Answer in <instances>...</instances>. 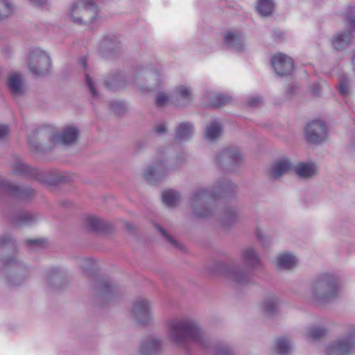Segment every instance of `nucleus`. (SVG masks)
Here are the masks:
<instances>
[{
  "instance_id": "35",
  "label": "nucleus",
  "mask_w": 355,
  "mask_h": 355,
  "mask_svg": "<svg viewBox=\"0 0 355 355\" xmlns=\"http://www.w3.org/2000/svg\"><path fill=\"white\" fill-rule=\"evenodd\" d=\"M257 9L262 16H268L273 11L274 3L272 0H259Z\"/></svg>"
},
{
  "instance_id": "17",
  "label": "nucleus",
  "mask_w": 355,
  "mask_h": 355,
  "mask_svg": "<svg viewBox=\"0 0 355 355\" xmlns=\"http://www.w3.org/2000/svg\"><path fill=\"white\" fill-rule=\"evenodd\" d=\"M293 168L291 162L287 159H281L275 162L268 170V177L271 180H277L287 174Z\"/></svg>"
},
{
  "instance_id": "15",
  "label": "nucleus",
  "mask_w": 355,
  "mask_h": 355,
  "mask_svg": "<svg viewBox=\"0 0 355 355\" xmlns=\"http://www.w3.org/2000/svg\"><path fill=\"white\" fill-rule=\"evenodd\" d=\"M0 190L21 199H27L34 194V191L28 187H20L1 178H0Z\"/></svg>"
},
{
  "instance_id": "52",
  "label": "nucleus",
  "mask_w": 355,
  "mask_h": 355,
  "mask_svg": "<svg viewBox=\"0 0 355 355\" xmlns=\"http://www.w3.org/2000/svg\"><path fill=\"white\" fill-rule=\"evenodd\" d=\"M154 131L158 135H162L166 132V125L165 123H158L155 125Z\"/></svg>"
},
{
  "instance_id": "6",
  "label": "nucleus",
  "mask_w": 355,
  "mask_h": 355,
  "mask_svg": "<svg viewBox=\"0 0 355 355\" xmlns=\"http://www.w3.org/2000/svg\"><path fill=\"white\" fill-rule=\"evenodd\" d=\"M131 316L137 323L144 326L154 324L151 302L144 297L137 298L132 304Z\"/></svg>"
},
{
  "instance_id": "29",
  "label": "nucleus",
  "mask_w": 355,
  "mask_h": 355,
  "mask_svg": "<svg viewBox=\"0 0 355 355\" xmlns=\"http://www.w3.org/2000/svg\"><path fill=\"white\" fill-rule=\"evenodd\" d=\"M296 263V257L289 253L281 254L277 258V266L281 269H292L295 266Z\"/></svg>"
},
{
  "instance_id": "12",
  "label": "nucleus",
  "mask_w": 355,
  "mask_h": 355,
  "mask_svg": "<svg viewBox=\"0 0 355 355\" xmlns=\"http://www.w3.org/2000/svg\"><path fill=\"white\" fill-rule=\"evenodd\" d=\"M169 170L165 159H160L147 167L144 175L150 183H154L163 178Z\"/></svg>"
},
{
  "instance_id": "45",
  "label": "nucleus",
  "mask_w": 355,
  "mask_h": 355,
  "mask_svg": "<svg viewBox=\"0 0 355 355\" xmlns=\"http://www.w3.org/2000/svg\"><path fill=\"white\" fill-rule=\"evenodd\" d=\"M215 355H233V354L229 347L221 345L216 349Z\"/></svg>"
},
{
  "instance_id": "46",
  "label": "nucleus",
  "mask_w": 355,
  "mask_h": 355,
  "mask_svg": "<svg viewBox=\"0 0 355 355\" xmlns=\"http://www.w3.org/2000/svg\"><path fill=\"white\" fill-rule=\"evenodd\" d=\"M263 103V98L261 96H253L248 99L247 103L250 107H257L261 105Z\"/></svg>"
},
{
  "instance_id": "8",
  "label": "nucleus",
  "mask_w": 355,
  "mask_h": 355,
  "mask_svg": "<svg viewBox=\"0 0 355 355\" xmlns=\"http://www.w3.org/2000/svg\"><path fill=\"white\" fill-rule=\"evenodd\" d=\"M47 137L51 146L62 144L71 146L76 143L79 137V130L74 126H67L59 132H55L52 129L48 130Z\"/></svg>"
},
{
  "instance_id": "5",
  "label": "nucleus",
  "mask_w": 355,
  "mask_h": 355,
  "mask_svg": "<svg viewBox=\"0 0 355 355\" xmlns=\"http://www.w3.org/2000/svg\"><path fill=\"white\" fill-rule=\"evenodd\" d=\"M28 67L30 72L35 76H46L51 69L50 56L39 48L33 49L28 53Z\"/></svg>"
},
{
  "instance_id": "31",
  "label": "nucleus",
  "mask_w": 355,
  "mask_h": 355,
  "mask_svg": "<svg viewBox=\"0 0 355 355\" xmlns=\"http://www.w3.org/2000/svg\"><path fill=\"white\" fill-rule=\"evenodd\" d=\"M209 99V104L213 107H219L230 103L232 100L230 96L223 94L209 92L207 94Z\"/></svg>"
},
{
  "instance_id": "13",
  "label": "nucleus",
  "mask_w": 355,
  "mask_h": 355,
  "mask_svg": "<svg viewBox=\"0 0 355 355\" xmlns=\"http://www.w3.org/2000/svg\"><path fill=\"white\" fill-rule=\"evenodd\" d=\"M307 140L313 144L322 142L327 136V128L321 121H313L309 123L306 128Z\"/></svg>"
},
{
  "instance_id": "9",
  "label": "nucleus",
  "mask_w": 355,
  "mask_h": 355,
  "mask_svg": "<svg viewBox=\"0 0 355 355\" xmlns=\"http://www.w3.org/2000/svg\"><path fill=\"white\" fill-rule=\"evenodd\" d=\"M242 160V156L236 148H227L222 150L216 155L218 165L225 169L230 170Z\"/></svg>"
},
{
  "instance_id": "55",
  "label": "nucleus",
  "mask_w": 355,
  "mask_h": 355,
  "mask_svg": "<svg viewBox=\"0 0 355 355\" xmlns=\"http://www.w3.org/2000/svg\"><path fill=\"white\" fill-rule=\"evenodd\" d=\"M30 1L33 4L37 6L44 5L46 1V0H30Z\"/></svg>"
},
{
  "instance_id": "2",
  "label": "nucleus",
  "mask_w": 355,
  "mask_h": 355,
  "mask_svg": "<svg viewBox=\"0 0 355 355\" xmlns=\"http://www.w3.org/2000/svg\"><path fill=\"white\" fill-rule=\"evenodd\" d=\"M236 188L235 184L230 180H225L223 182H218L214 190L198 189L191 193L189 206L196 216L209 217L213 213V209L209 206L217 194L224 193L227 196L233 193Z\"/></svg>"
},
{
  "instance_id": "20",
  "label": "nucleus",
  "mask_w": 355,
  "mask_h": 355,
  "mask_svg": "<svg viewBox=\"0 0 355 355\" xmlns=\"http://www.w3.org/2000/svg\"><path fill=\"white\" fill-rule=\"evenodd\" d=\"M241 257L244 264L250 268H254L261 266V260L254 247L248 246L243 248Z\"/></svg>"
},
{
  "instance_id": "19",
  "label": "nucleus",
  "mask_w": 355,
  "mask_h": 355,
  "mask_svg": "<svg viewBox=\"0 0 355 355\" xmlns=\"http://www.w3.org/2000/svg\"><path fill=\"white\" fill-rule=\"evenodd\" d=\"M96 293L98 300H108L117 293V288L109 280H101L96 286Z\"/></svg>"
},
{
  "instance_id": "23",
  "label": "nucleus",
  "mask_w": 355,
  "mask_h": 355,
  "mask_svg": "<svg viewBox=\"0 0 355 355\" xmlns=\"http://www.w3.org/2000/svg\"><path fill=\"white\" fill-rule=\"evenodd\" d=\"M240 219L239 211L234 207H228L223 209L219 216V220L224 227H230Z\"/></svg>"
},
{
  "instance_id": "53",
  "label": "nucleus",
  "mask_w": 355,
  "mask_h": 355,
  "mask_svg": "<svg viewBox=\"0 0 355 355\" xmlns=\"http://www.w3.org/2000/svg\"><path fill=\"white\" fill-rule=\"evenodd\" d=\"M44 240H42V239H29V240H27L26 243L28 245H34V246H37V247H40V246H42L43 244H44Z\"/></svg>"
},
{
  "instance_id": "10",
  "label": "nucleus",
  "mask_w": 355,
  "mask_h": 355,
  "mask_svg": "<svg viewBox=\"0 0 355 355\" xmlns=\"http://www.w3.org/2000/svg\"><path fill=\"white\" fill-rule=\"evenodd\" d=\"M6 85L14 98L22 96L26 93V84L24 77L21 73L14 72L8 75Z\"/></svg>"
},
{
  "instance_id": "27",
  "label": "nucleus",
  "mask_w": 355,
  "mask_h": 355,
  "mask_svg": "<svg viewBox=\"0 0 355 355\" xmlns=\"http://www.w3.org/2000/svg\"><path fill=\"white\" fill-rule=\"evenodd\" d=\"M280 301L276 296H269L262 302L261 308L266 316H272L279 311Z\"/></svg>"
},
{
  "instance_id": "60",
  "label": "nucleus",
  "mask_w": 355,
  "mask_h": 355,
  "mask_svg": "<svg viewBox=\"0 0 355 355\" xmlns=\"http://www.w3.org/2000/svg\"><path fill=\"white\" fill-rule=\"evenodd\" d=\"M44 135V131H41V132H40V137H42Z\"/></svg>"
},
{
  "instance_id": "50",
  "label": "nucleus",
  "mask_w": 355,
  "mask_h": 355,
  "mask_svg": "<svg viewBox=\"0 0 355 355\" xmlns=\"http://www.w3.org/2000/svg\"><path fill=\"white\" fill-rule=\"evenodd\" d=\"M95 264V261L92 259L86 258L83 259L82 268L84 270L92 268Z\"/></svg>"
},
{
  "instance_id": "22",
  "label": "nucleus",
  "mask_w": 355,
  "mask_h": 355,
  "mask_svg": "<svg viewBox=\"0 0 355 355\" xmlns=\"http://www.w3.org/2000/svg\"><path fill=\"white\" fill-rule=\"evenodd\" d=\"M226 45L235 51H241L243 49V37L239 31H228L224 35Z\"/></svg>"
},
{
  "instance_id": "14",
  "label": "nucleus",
  "mask_w": 355,
  "mask_h": 355,
  "mask_svg": "<svg viewBox=\"0 0 355 355\" xmlns=\"http://www.w3.org/2000/svg\"><path fill=\"white\" fill-rule=\"evenodd\" d=\"M272 66L277 75L286 76L293 71V61L285 54L277 53L272 58Z\"/></svg>"
},
{
  "instance_id": "56",
  "label": "nucleus",
  "mask_w": 355,
  "mask_h": 355,
  "mask_svg": "<svg viewBox=\"0 0 355 355\" xmlns=\"http://www.w3.org/2000/svg\"><path fill=\"white\" fill-rule=\"evenodd\" d=\"M184 157V156H180L177 157V166L180 165L183 163Z\"/></svg>"
},
{
  "instance_id": "59",
  "label": "nucleus",
  "mask_w": 355,
  "mask_h": 355,
  "mask_svg": "<svg viewBox=\"0 0 355 355\" xmlns=\"http://www.w3.org/2000/svg\"><path fill=\"white\" fill-rule=\"evenodd\" d=\"M28 144L29 145L31 146V147H33L34 146V144H33L32 141L31 140H28Z\"/></svg>"
},
{
  "instance_id": "51",
  "label": "nucleus",
  "mask_w": 355,
  "mask_h": 355,
  "mask_svg": "<svg viewBox=\"0 0 355 355\" xmlns=\"http://www.w3.org/2000/svg\"><path fill=\"white\" fill-rule=\"evenodd\" d=\"M3 262L6 266H12L18 263V260L15 257H6L3 258Z\"/></svg>"
},
{
  "instance_id": "11",
  "label": "nucleus",
  "mask_w": 355,
  "mask_h": 355,
  "mask_svg": "<svg viewBox=\"0 0 355 355\" xmlns=\"http://www.w3.org/2000/svg\"><path fill=\"white\" fill-rule=\"evenodd\" d=\"M11 170L12 173L15 175L35 178L40 182H45L47 181L46 177L44 173L39 171L35 168H31L21 159L16 160L11 165Z\"/></svg>"
},
{
  "instance_id": "44",
  "label": "nucleus",
  "mask_w": 355,
  "mask_h": 355,
  "mask_svg": "<svg viewBox=\"0 0 355 355\" xmlns=\"http://www.w3.org/2000/svg\"><path fill=\"white\" fill-rule=\"evenodd\" d=\"M119 83H120V78L118 76L112 77L110 80H105V86L107 88L112 89H116Z\"/></svg>"
},
{
  "instance_id": "43",
  "label": "nucleus",
  "mask_w": 355,
  "mask_h": 355,
  "mask_svg": "<svg viewBox=\"0 0 355 355\" xmlns=\"http://www.w3.org/2000/svg\"><path fill=\"white\" fill-rule=\"evenodd\" d=\"M110 107L116 114H121L125 110L123 104L119 101H111L110 103Z\"/></svg>"
},
{
  "instance_id": "58",
  "label": "nucleus",
  "mask_w": 355,
  "mask_h": 355,
  "mask_svg": "<svg viewBox=\"0 0 355 355\" xmlns=\"http://www.w3.org/2000/svg\"><path fill=\"white\" fill-rule=\"evenodd\" d=\"M352 63H353V65H354V69L355 71V55L354 56V58L352 59Z\"/></svg>"
},
{
  "instance_id": "30",
  "label": "nucleus",
  "mask_w": 355,
  "mask_h": 355,
  "mask_svg": "<svg viewBox=\"0 0 355 355\" xmlns=\"http://www.w3.org/2000/svg\"><path fill=\"white\" fill-rule=\"evenodd\" d=\"M292 349L291 343L285 338H278L273 347L275 355H287Z\"/></svg>"
},
{
  "instance_id": "57",
  "label": "nucleus",
  "mask_w": 355,
  "mask_h": 355,
  "mask_svg": "<svg viewBox=\"0 0 355 355\" xmlns=\"http://www.w3.org/2000/svg\"><path fill=\"white\" fill-rule=\"evenodd\" d=\"M80 62H81L83 68L85 69L86 68V60H85V59H84V58L81 59L80 60Z\"/></svg>"
},
{
  "instance_id": "32",
  "label": "nucleus",
  "mask_w": 355,
  "mask_h": 355,
  "mask_svg": "<svg viewBox=\"0 0 355 355\" xmlns=\"http://www.w3.org/2000/svg\"><path fill=\"white\" fill-rule=\"evenodd\" d=\"M162 201L168 207H175L180 202V193L175 190H168L163 192Z\"/></svg>"
},
{
  "instance_id": "48",
  "label": "nucleus",
  "mask_w": 355,
  "mask_h": 355,
  "mask_svg": "<svg viewBox=\"0 0 355 355\" xmlns=\"http://www.w3.org/2000/svg\"><path fill=\"white\" fill-rule=\"evenodd\" d=\"M157 228L162 233V234L168 240L169 243H171L175 247H178V242L173 238L171 235H169L162 227L157 225Z\"/></svg>"
},
{
  "instance_id": "16",
  "label": "nucleus",
  "mask_w": 355,
  "mask_h": 355,
  "mask_svg": "<svg viewBox=\"0 0 355 355\" xmlns=\"http://www.w3.org/2000/svg\"><path fill=\"white\" fill-rule=\"evenodd\" d=\"M163 347V342L159 338L150 336L141 340L137 349L138 355H155L159 352Z\"/></svg>"
},
{
  "instance_id": "33",
  "label": "nucleus",
  "mask_w": 355,
  "mask_h": 355,
  "mask_svg": "<svg viewBox=\"0 0 355 355\" xmlns=\"http://www.w3.org/2000/svg\"><path fill=\"white\" fill-rule=\"evenodd\" d=\"M222 132V127L219 122L213 121L208 124L205 129V137L210 141L216 139Z\"/></svg>"
},
{
  "instance_id": "1",
  "label": "nucleus",
  "mask_w": 355,
  "mask_h": 355,
  "mask_svg": "<svg viewBox=\"0 0 355 355\" xmlns=\"http://www.w3.org/2000/svg\"><path fill=\"white\" fill-rule=\"evenodd\" d=\"M169 338L178 346L191 342L204 347L208 339L198 323L189 318H171L166 322Z\"/></svg>"
},
{
  "instance_id": "54",
  "label": "nucleus",
  "mask_w": 355,
  "mask_h": 355,
  "mask_svg": "<svg viewBox=\"0 0 355 355\" xmlns=\"http://www.w3.org/2000/svg\"><path fill=\"white\" fill-rule=\"evenodd\" d=\"M9 132V128L6 125H0V139L5 137Z\"/></svg>"
},
{
  "instance_id": "21",
  "label": "nucleus",
  "mask_w": 355,
  "mask_h": 355,
  "mask_svg": "<svg viewBox=\"0 0 355 355\" xmlns=\"http://www.w3.org/2000/svg\"><path fill=\"white\" fill-rule=\"evenodd\" d=\"M225 275L230 280L238 284H245L249 280V275L247 270L239 266L227 267L225 270Z\"/></svg>"
},
{
  "instance_id": "39",
  "label": "nucleus",
  "mask_w": 355,
  "mask_h": 355,
  "mask_svg": "<svg viewBox=\"0 0 355 355\" xmlns=\"http://www.w3.org/2000/svg\"><path fill=\"white\" fill-rule=\"evenodd\" d=\"M327 334V329L320 327H312L307 331V336L316 340L323 337Z\"/></svg>"
},
{
  "instance_id": "25",
  "label": "nucleus",
  "mask_w": 355,
  "mask_h": 355,
  "mask_svg": "<svg viewBox=\"0 0 355 355\" xmlns=\"http://www.w3.org/2000/svg\"><path fill=\"white\" fill-rule=\"evenodd\" d=\"M294 171L298 177L307 179L315 175L318 168L313 163L301 162L294 167Z\"/></svg>"
},
{
  "instance_id": "40",
  "label": "nucleus",
  "mask_w": 355,
  "mask_h": 355,
  "mask_svg": "<svg viewBox=\"0 0 355 355\" xmlns=\"http://www.w3.org/2000/svg\"><path fill=\"white\" fill-rule=\"evenodd\" d=\"M120 46L121 42L115 36L106 37L103 40V46L107 49L115 50Z\"/></svg>"
},
{
  "instance_id": "28",
  "label": "nucleus",
  "mask_w": 355,
  "mask_h": 355,
  "mask_svg": "<svg viewBox=\"0 0 355 355\" xmlns=\"http://www.w3.org/2000/svg\"><path fill=\"white\" fill-rule=\"evenodd\" d=\"M193 132V126L191 123L184 122L180 123L176 128L175 140L180 142L189 139Z\"/></svg>"
},
{
  "instance_id": "41",
  "label": "nucleus",
  "mask_w": 355,
  "mask_h": 355,
  "mask_svg": "<svg viewBox=\"0 0 355 355\" xmlns=\"http://www.w3.org/2000/svg\"><path fill=\"white\" fill-rule=\"evenodd\" d=\"M33 220V216L28 213H22L21 214L18 218H17L15 223L20 224H28L31 223Z\"/></svg>"
},
{
  "instance_id": "26",
  "label": "nucleus",
  "mask_w": 355,
  "mask_h": 355,
  "mask_svg": "<svg viewBox=\"0 0 355 355\" xmlns=\"http://www.w3.org/2000/svg\"><path fill=\"white\" fill-rule=\"evenodd\" d=\"M352 40V36L351 33L349 31H344L335 35L331 40V43L336 50L342 51L349 45Z\"/></svg>"
},
{
  "instance_id": "42",
  "label": "nucleus",
  "mask_w": 355,
  "mask_h": 355,
  "mask_svg": "<svg viewBox=\"0 0 355 355\" xmlns=\"http://www.w3.org/2000/svg\"><path fill=\"white\" fill-rule=\"evenodd\" d=\"M9 244H10L12 246L14 245L12 241L10 236H5L0 238V247L1 252L6 251L8 245Z\"/></svg>"
},
{
  "instance_id": "36",
  "label": "nucleus",
  "mask_w": 355,
  "mask_h": 355,
  "mask_svg": "<svg viewBox=\"0 0 355 355\" xmlns=\"http://www.w3.org/2000/svg\"><path fill=\"white\" fill-rule=\"evenodd\" d=\"M14 12V5L11 0H0V21L8 18Z\"/></svg>"
},
{
  "instance_id": "7",
  "label": "nucleus",
  "mask_w": 355,
  "mask_h": 355,
  "mask_svg": "<svg viewBox=\"0 0 355 355\" xmlns=\"http://www.w3.org/2000/svg\"><path fill=\"white\" fill-rule=\"evenodd\" d=\"M355 349V327H351L346 336L331 343L326 355H349Z\"/></svg>"
},
{
  "instance_id": "4",
  "label": "nucleus",
  "mask_w": 355,
  "mask_h": 355,
  "mask_svg": "<svg viewBox=\"0 0 355 355\" xmlns=\"http://www.w3.org/2000/svg\"><path fill=\"white\" fill-rule=\"evenodd\" d=\"M98 12L92 0H77L71 5L67 17L75 24L89 25L97 18Z\"/></svg>"
},
{
  "instance_id": "49",
  "label": "nucleus",
  "mask_w": 355,
  "mask_h": 355,
  "mask_svg": "<svg viewBox=\"0 0 355 355\" xmlns=\"http://www.w3.org/2000/svg\"><path fill=\"white\" fill-rule=\"evenodd\" d=\"M346 23L349 28H355V12L347 14L346 17Z\"/></svg>"
},
{
  "instance_id": "3",
  "label": "nucleus",
  "mask_w": 355,
  "mask_h": 355,
  "mask_svg": "<svg viewBox=\"0 0 355 355\" xmlns=\"http://www.w3.org/2000/svg\"><path fill=\"white\" fill-rule=\"evenodd\" d=\"M340 282L337 276L331 273H322L316 277L311 284L306 299L320 305L338 296Z\"/></svg>"
},
{
  "instance_id": "34",
  "label": "nucleus",
  "mask_w": 355,
  "mask_h": 355,
  "mask_svg": "<svg viewBox=\"0 0 355 355\" xmlns=\"http://www.w3.org/2000/svg\"><path fill=\"white\" fill-rule=\"evenodd\" d=\"M85 225L90 230L99 231L106 227L105 222L96 216H87L85 219Z\"/></svg>"
},
{
  "instance_id": "38",
  "label": "nucleus",
  "mask_w": 355,
  "mask_h": 355,
  "mask_svg": "<svg viewBox=\"0 0 355 355\" xmlns=\"http://www.w3.org/2000/svg\"><path fill=\"white\" fill-rule=\"evenodd\" d=\"M170 96L168 93L164 91L158 92L155 96V103L157 107H162L168 104Z\"/></svg>"
},
{
  "instance_id": "47",
  "label": "nucleus",
  "mask_w": 355,
  "mask_h": 355,
  "mask_svg": "<svg viewBox=\"0 0 355 355\" xmlns=\"http://www.w3.org/2000/svg\"><path fill=\"white\" fill-rule=\"evenodd\" d=\"M85 82H86V84H87L88 88L90 90L92 95L94 97L98 96V94H97L95 87H94V83H93L91 77L88 74H86V76H85Z\"/></svg>"
},
{
  "instance_id": "24",
  "label": "nucleus",
  "mask_w": 355,
  "mask_h": 355,
  "mask_svg": "<svg viewBox=\"0 0 355 355\" xmlns=\"http://www.w3.org/2000/svg\"><path fill=\"white\" fill-rule=\"evenodd\" d=\"M46 279L48 284L55 289L61 288L67 283L64 272L58 268L49 270L46 274Z\"/></svg>"
},
{
  "instance_id": "18",
  "label": "nucleus",
  "mask_w": 355,
  "mask_h": 355,
  "mask_svg": "<svg viewBox=\"0 0 355 355\" xmlns=\"http://www.w3.org/2000/svg\"><path fill=\"white\" fill-rule=\"evenodd\" d=\"M192 92L187 85L178 86L173 93V103L178 107L189 105L192 101Z\"/></svg>"
},
{
  "instance_id": "37",
  "label": "nucleus",
  "mask_w": 355,
  "mask_h": 355,
  "mask_svg": "<svg viewBox=\"0 0 355 355\" xmlns=\"http://www.w3.org/2000/svg\"><path fill=\"white\" fill-rule=\"evenodd\" d=\"M337 87L341 96L343 97L347 96L351 92V83L349 78L346 76H340Z\"/></svg>"
}]
</instances>
